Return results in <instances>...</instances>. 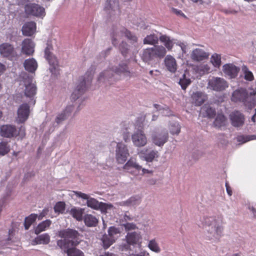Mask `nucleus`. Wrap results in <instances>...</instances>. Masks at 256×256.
Masks as SVG:
<instances>
[{
    "label": "nucleus",
    "instance_id": "obj_1",
    "mask_svg": "<svg viewBox=\"0 0 256 256\" xmlns=\"http://www.w3.org/2000/svg\"><path fill=\"white\" fill-rule=\"evenodd\" d=\"M58 236L64 238V240H58L57 245L68 256H84V253L80 250L75 248H70V246L78 245L80 242V235L77 231L72 229L62 230L58 232Z\"/></svg>",
    "mask_w": 256,
    "mask_h": 256
},
{
    "label": "nucleus",
    "instance_id": "obj_43",
    "mask_svg": "<svg viewBox=\"0 0 256 256\" xmlns=\"http://www.w3.org/2000/svg\"><path fill=\"white\" fill-rule=\"evenodd\" d=\"M38 217L36 214H31L28 216L26 218L24 221V227L26 230H28L31 224L34 222Z\"/></svg>",
    "mask_w": 256,
    "mask_h": 256
},
{
    "label": "nucleus",
    "instance_id": "obj_64",
    "mask_svg": "<svg viewBox=\"0 0 256 256\" xmlns=\"http://www.w3.org/2000/svg\"><path fill=\"white\" fill-rule=\"evenodd\" d=\"M124 218L126 221V220H132V219L130 216L127 215L126 214H125L124 215Z\"/></svg>",
    "mask_w": 256,
    "mask_h": 256
},
{
    "label": "nucleus",
    "instance_id": "obj_42",
    "mask_svg": "<svg viewBox=\"0 0 256 256\" xmlns=\"http://www.w3.org/2000/svg\"><path fill=\"white\" fill-rule=\"evenodd\" d=\"M158 40V38L154 34H150L147 36L144 40V44L154 45L157 44Z\"/></svg>",
    "mask_w": 256,
    "mask_h": 256
},
{
    "label": "nucleus",
    "instance_id": "obj_62",
    "mask_svg": "<svg viewBox=\"0 0 256 256\" xmlns=\"http://www.w3.org/2000/svg\"><path fill=\"white\" fill-rule=\"evenodd\" d=\"M48 212V210L46 209H44L42 210V212L40 214V215L38 216V219L39 220H41L44 216Z\"/></svg>",
    "mask_w": 256,
    "mask_h": 256
},
{
    "label": "nucleus",
    "instance_id": "obj_5",
    "mask_svg": "<svg viewBox=\"0 0 256 256\" xmlns=\"http://www.w3.org/2000/svg\"><path fill=\"white\" fill-rule=\"evenodd\" d=\"M231 100L234 102H242L249 109H252L256 104L255 96L252 94L249 95L242 88H238L232 92Z\"/></svg>",
    "mask_w": 256,
    "mask_h": 256
},
{
    "label": "nucleus",
    "instance_id": "obj_15",
    "mask_svg": "<svg viewBox=\"0 0 256 256\" xmlns=\"http://www.w3.org/2000/svg\"><path fill=\"white\" fill-rule=\"evenodd\" d=\"M134 145L136 147H142L147 144V138L142 130H138L132 136Z\"/></svg>",
    "mask_w": 256,
    "mask_h": 256
},
{
    "label": "nucleus",
    "instance_id": "obj_47",
    "mask_svg": "<svg viewBox=\"0 0 256 256\" xmlns=\"http://www.w3.org/2000/svg\"><path fill=\"white\" fill-rule=\"evenodd\" d=\"M120 233V231L118 228L114 226H110L108 230V235L115 240L118 238V234Z\"/></svg>",
    "mask_w": 256,
    "mask_h": 256
},
{
    "label": "nucleus",
    "instance_id": "obj_61",
    "mask_svg": "<svg viewBox=\"0 0 256 256\" xmlns=\"http://www.w3.org/2000/svg\"><path fill=\"white\" fill-rule=\"evenodd\" d=\"M172 11L174 13L177 15H180L182 16L186 17L184 14L180 10L176 8H172Z\"/></svg>",
    "mask_w": 256,
    "mask_h": 256
},
{
    "label": "nucleus",
    "instance_id": "obj_33",
    "mask_svg": "<svg viewBox=\"0 0 256 256\" xmlns=\"http://www.w3.org/2000/svg\"><path fill=\"white\" fill-rule=\"evenodd\" d=\"M206 96L202 92H196L192 96V102L196 106H200L206 100Z\"/></svg>",
    "mask_w": 256,
    "mask_h": 256
},
{
    "label": "nucleus",
    "instance_id": "obj_40",
    "mask_svg": "<svg viewBox=\"0 0 256 256\" xmlns=\"http://www.w3.org/2000/svg\"><path fill=\"white\" fill-rule=\"evenodd\" d=\"M84 210L81 208H73L70 210V214L78 220H82Z\"/></svg>",
    "mask_w": 256,
    "mask_h": 256
},
{
    "label": "nucleus",
    "instance_id": "obj_16",
    "mask_svg": "<svg viewBox=\"0 0 256 256\" xmlns=\"http://www.w3.org/2000/svg\"><path fill=\"white\" fill-rule=\"evenodd\" d=\"M139 156L142 160L147 162H152L158 156V152L156 150H150L148 148H144L138 152Z\"/></svg>",
    "mask_w": 256,
    "mask_h": 256
},
{
    "label": "nucleus",
    "instance_id": "obj_55",
    "mask_svg": "<svg viewBox=\"0 0 256 256\" xmlns=\"http://www.w3.org/2000/svg\"><path fill=\"white\" fill-rule=\"evenodd\" d=\"M123 226L124 228L127 231L134 230L137 228L136 224L132 222H127L126 224H124Z\"/></svg>",
    "mask_w": 256,
    "mask_h": 256
},
{
    "label": "nucleus",
    "instance_id": "obj_27",
    "mask_svg": "<svg viewBox=\"0 0 256 256\" xmlns=\"http://www.w3.org/2000/svg\"><path fill=\"white\" fill-rule=\"evenodd\" d=\"M104 10L110 14H115L118 12V0H106Z\"/></svg>",
    "mask_w": 256,
    "mask_h": 256
},
{
    "label": "nucleus",
    "instance_id": "obj_54",
    "mask_svg": "<svg viewBox=\"0 0 256 256\" xmlns=\"http://www.w3.org/2000/svg\"><path fill=\"white\" fill-rule=\"evenodd\" d=\"M113 206L111 204H108L103 202H100V207L98 209H100L102 212L106 213L107 210L112 208Z\"/></svg>",
    "mask_w": 256,
    "mask_h": 256
},
{
    "label": "nucleus",
    "instance_id": "obj_46",
    "mask_svg": "<svg viewBox=\"0 0 256 256\" xmlns=\"http://www.w3.org/2000/svg\"><path fill=\"white\" fill-rule=\"evenodd\" d=\"M202 112L206 114V116L210 118H212L216 114V110L210 106H204L202 108Z\"/></svg>",
    "mask_w": 256,
    "mask_h": 256
},
{
    "label": "nucleus",
    "instance_id": "obj_45",
    "mask_svg": "<svg viewBox=\"0 0 256 256\" xmlns=\"http://www.w3.org/2000/svg\"><path fill=\"white\" fill-rule=\"evenodd\" d=\"M140 202L139 198L132 197L126 202H120L121 206H134L139 204Z\"/></svg>",
    "mask_w": 256,
    "mask_h": 256
},
{
    "label": "nucleus",
    "instance_id": "obj_48",
    "mask_svg": "<svg viewBox=\"0 0 256 256\" xmlns=\"http://www.w3.org/2000/svg\"><path fill=\"white\" fill-rule=\"evenodd\" d=\"M154 106L156 110L160 112V113L164 116H169L171 114V112L168 108H163L158 104H154Z\"/></svg>",
    "mask_w": 256,
    "mask_h": 256
},
{
    "label": "nucleus",
    "instance_id": "obj_18",
    "mask_svg": "<svg viewBox=\"0 0 256 256\" xmlns=\"http://www.w3.org/2000/svg\"><path fill=\"white\" fill-rule=\"evenodd\" d=\"M35 44L30 38H25L22 43L21 53L29 56L32 55L34 52Z\"/></svg>",
    "mask_w": 256,
    "mask_h": 256
},
{
    "label": "nucleus",
    "instance_id": "obj_21",
    "mask_svg": "<svg viewBox=\"0 0 256 256\" xmlns=\"http://www.w3.org/2000/svg\"><path fill=\"white\" fill-rule=\"evenodd\" d=\"M75 194L84 200H86V204L88 207L94 210H98L100 207V202L94 198H90L88 195L80 192H74Z\"/></svg>",
    "mask_w": 256,
    "mask_h": 256
},
{
    "label": "nucleus",
    "instance_id": "obj_56",
    "mask_svg": "<svg viewBox=\"0 0 256 256\" xmlns=\"http://www.w3.org/2000/svg\"><path fill=\"white\" fill-rule=\"evenodd\" d=\"M119 48L121 50L122 54L124 56H125L127 50H128V45L124 43L123 42H122V43L119 46Z\"/></svg>",
    "mask_w": 256,
    "mask_h": 256
},
{
    "label": "nucleus",
    "instance_id": "obj_30",
    "mask_svg": "<svg viewBox=\"0 0 256 256\" xmlns=\"http://www.w3.org/2000/svg\"><path fill=\"white\" fill-rule=\"evenodd\" d=\"M193 72L198 76H201L208 74L210 72V68L208 64H201L193 67Z\"/></svg>",
    "mask_w": 256,
    "mask_h": 256
},
{
    "label": "nucleus",
    "instance_id": "obj_34",
    "mask_svg": "<svg viewBox=\"0 0 256 256\" xmlns=\"http://www.w3.org/2000/svg\"><path fill=\"white\" fill-rule=\"evenodd\" d=\"M160 41L164 44L165 48H167L168 50H171L176 44V42L172 38L166 35H162L159 38Z\"/></svg>",
    "mask_w": 256,
    "mask_h": 256
},
{
    "label": "nucleus",
    "instance_id": "obj_32",
    "mask_svg": "<svg viewBox=\"0 0 256 256\" xmlns=\"http://www.w3.org/2000/svg\"><path fill=\"white\" fill-rule=\"evenodd\" d=\"M50 242V236L48 234H44L38 236L32 242V245L46 244Z\"/></svg>",
    "mask_w": 256,
    "mask_h": 256
},
{
    "label": "nucleus",
    "instance_id": "obj_52",
    "mask_svg": "<svg viewBox=\"0 0 256 256\" xmlns=\"http://www.w3.org/2000/svg\"><path fill=\"white\" fill-rule=\"evenodd\" d=\"M256 140V135L248 136H240L237 137V140L242 143H244L250 140Z\"/></svg>",
    "mask_w": 256,
    "mask_h": 256
},
{
    "label": "nucleus",
    "instance_id": "obj_22",
    "mask_svg": "<svg viewBox=\"0 0 256 256\" xmlns=\"http://www.w3.org/2000/svg\"><path fill=\"white\" fill-rule=\"evenodd\" d=\"M45 58L48 61L50 67V70L52 74H56V70L58 62L56 58L52 54L50 49L48 48H46L45 49Z\"/></svg>",
    "mask_w": 256,
    "mask_h": 256
},
{
    "label": "nucleus",
    "instance_id": "obj_44",
    "mask_svg": "<svg viewBox=\"0 0 256 256\" xmlns=\"http://www.w3.org/2000/svg\"><path fill=\"white\" fill-rule=\"evenodd\" d=\"M102 241L104 248H108L114 242H115V240L112 238L108 234H105L102 238Z\"/></svg>",
    "mask_w": 256,
    "mask_h": 256
},
{
    "label": "nucleus",
    "instance_id": "obj_2",
    "mask_svg": "<svg viewBox=\"0 0 256 256\" xmlns=\"http://www.w3.org/2000/svg\"><path fill=\"white\" fill-rule=\"evenodd\" d=\"M130 72L126 64H120L118 66H113L110 64L108 68L100 73L98 79L100 84L106 86L113 84L118 79V76L123 75L128 76Z\"/></svg>",
    "mask_w": 256,
    "mask_h": 256
},
{
    "label": "nucleus",
    "instance_id": "obj_20",
    "mask_svg": "<svg viewBox=\"0 0 256 256\" xmlns=\"http://www.w3.org/2000/svg\"><path fill=\"white\" fill-rule=\"evenodd\" d=\"M222 71L225 76L233 78L238 76L240 68L232 64H226L222 66Z\"/></svg>",
    "mask_w": 256,
    "mask_h": 256
},
{
    "label": "nucleus",
    "instance_id": "obj_38",
    "mask_svg": "<svg viewBox=\"0 0 256 256\" xmlns=\"http://www.w3.org/2000/svg\"><path fill=\"white\" fill-rule=\"evenodd\" d=\"M226 119L224 114H218L214 122V126L220 128L226 125Z\"/></svg>",
    "mask_w": 256,
    "mask_h": 256
},
{
    "label": "nucleus",
    "instance_id": "obj_9",
    "mask_svg": "<svg viewBox=\"0 0 256 256\" xmlns=\"http://www.w3.org/2000/svg\"><path fill=\"white\" fill-rule=\"evenodd\" d=\"M228 87V83L224 78L213 76L208 80V88L216 92H222Z\"/></svg>",
    "mask_w": 256,
    "mask_h": 256
},
{
    "label": "nucleus",
    "instance_id": "obj_50",
    "mask_svg": "<svg viewBox=\"0 0 256 256\" xmlns=\"http://www.w3.org/2000/svg\"><path fill=\"white\" fill-rule=\"evenodd\" d=\"M10 150V147L6 142H0V156H4L8 154Z\"/></svg>",
    "mask_w": 256,
    "mask_h": 256
},
{
    "label": "nucleus",
    "instance_id": "obj_41",
    "mask_svg": "<svg viewBox=\"0 0 256 256\" xmlns=\"http://www.w3.org/2000/svg\"><path fill=\"white\" fill-rule=\"evenodd\" d=\"M210 61L214 68H219L222 64L220 54L216 53L212 54L210 57Z\"/></svg>",
    "mask_w": 256,
    "mask_h": 256
},
{
    "label": "nucleus",
    "instance_id": "obj_31",
    "mask_svg": "<svg viewBox=\"0 0 256 256\" xmlns=\"http://www.w3.org/2000/svg\"><path fill=\"white\" fill-rule=\"evenodd\" d=\"M24 65L25 69L30 72H34L38 68L36 61L34 58L25 60Z\"/></svg>",
    "mask_w": 256,
    "mask_h": 256
},
{
    "label": "nucleus",
    "instance_id": "obj_6",
    "mask_svg": "<svg viewBox=\"0 0 256 256\" xmlns=\"http://www.w3.org/2000/svg\"><path fill=\"white\" fill-rule=\"evenodd\" d=\"M93 72L91 71L90 73H86L84 76L80 78L70 96L72 102H75L85 92L87 86L91 82L92 78Z\"/></svg>",
    "mask_w": 256,
    "mask_h": 256
},
{
    "label": "nucleus",
    "instance_id": "obj_39",
    "mask_svg": "<svg viewBox=\"0 0 256 256\" xmlns=\"http://www.w3.org/2000/svg\"><path fill=\"white\" fill-rule=\"evenodd\" d=\"M189 77L188 72H186L180 80L179 84L183 90L186 89L187 86L190 85L191 82L190 79Z\"/></svg>",
    "mask_w": 256,
    "mask_h": 256
},
{
    "label": "nucleus",
    "instance_id": "obj_26",
    "mask_svg": "<svg viewBox=\"0 0 256 256\" xmlns=\"http://www.w3.org/2000/svg\"><path fill=\"white\" fill-rule=\"evenodd\" d=\"M190 56L194 61L200 62L207 59L209 54L202 48H196L192 51Z\"/></svg>",
    "mask_w": 256,
    "mask_h": 256
},
{
    "label": "nucleus",
    "instance_id": "obj_24",
    "mask_svg": "<svg viewBox=\"0 0 256 256\" xmlns=\"http://www.w3.org/2000/svg\"><path fill=\"white\" fill-rule=\"evenodd\" d=\"M74 106L73 104H69L62 112L58 114L55 120L57 124H60L62 122L70 116L74 110Z\"/></svg>",
    "mask_w": 256,
    "mask_h": 256
},
{
    "label": "nucleus",
    "instance_id": "obj_51",
    "mask_svg": "<svg viewBox=\"0 0 256 256\" xmlns=\"http://www.w3.org/2000/svg\"><path fill=\"white\" fill-rule=\"evenodd\" d=\"M180 131V126L177 122L172 124L170 128V132L172 134H178Z\"/></svg>",
    "mask_w": 256,
    "mask_h": 256
},
{
    "label": "nucleus",
    "instance_id": "obj_37",
    "mask_svg": "<svg viewBox=\"0 0 256 256\" xmlns=\"http://www.w3.org/2000/svg\"><path fill=\"white\" fill-rule=\"evenodd\" d=\"M52 222L49 220L42 222L35 228V234H38L41 232L46 230L50 226Z\"/></svg>",
    "mask_w": 256,
    "mask_h": 256
},
{
    "label": "nucleus",
    "instance_id": "obj_49",
    "mask_svg": "<svg viewBox=\"0 0 256 256\" xmlns=\"http://www.w3.org/2000/svg\"><path fill=\"white\" fill-rule=\"evenodd\" d=\"M242 70L244 74V78L246 80L248 81H252L254 80V75L249 70L246 66H244L242 67Z\"/></svg>",
    "mask_w": 256,
    "mask_h": 256
},
{
    "label": "nucleus",
    "instance_id": "obj_4",
    "mask_svg": "<svg viewBox=\"0 0 256 256\" xmlns=\"http://www.w3.org/2000/svg\"><path fill=\"white\" fill-rule=\"evenodd\" d=\"M202 222L208 226V238L214 241L218 240L223 231V227L220 222L214 217H204Z\"/></svg>",
    "mask_w": 256,
    "mask_h": 256
},
{
    "label": "nucleus",
    "instance_id": "obj_23",
    "mask_svg": "<svg viewBox=\"0 0 256 256\" xmlns=\"http://www.w3.org/2000/svg\"><path fill=\"white\" fill-rule=\"evenodd\" d=\"M168 132L166 131L157 132L152 136V140L157 146H162L168 140Z\"/></svg>",
    "mask_w": 256,
    "mask_h": 256
},
{
    "label": "nucleus",
    "instance_id": "obj_12",
    "mask_svg": "<svg viewBox=\"0 0 256 256\" xmlns=\"http://www.w3.org/2000/svg\"><path fill=\"white\" fill-rule=\"evenodd\" d=\"M129 156L128 150L124 143L118 142L116 148V158L120 164H124Z\"/></svg>",
    "mask_w": 256,
    "mask_h": 256
},
{
    "label": "nucleus",
    "instance_id": "obj_3",
    "mask_svg": "<svg viewBox=\"0 0 256 256\" xmlns=\"http://www.w3.org/2000/svg\"><path fill=\"white\" fill-rule=\"evenodd\" d=\"M20 86L24 89V100L27 102L30 105H34L36 102V87L32 77L26 74H24L20 81Z\"/></svg>",
    "mask_w": 256,
    "mask_h": 256
},
{
    "label": "nucleus",
    "instance_id": "obj_28",
    "mask_svg": "<svg viewBox=\"0 0 256 256\" xmlns=\"http://www.w3.org/2000/svg\"><path fill=\"white\" fill-rule=\"evenodd\" d=\"M36 24L34 22H27L22 27V33L25 36H32L36 32Z\"/></svg>",
    "mask_w": 256,
    "mask_h": 256
},
{
    "label": "nucleus",
    "instance_id": "obj_59",
    "mask_svg": "<svg viewBox=\"0 0 256 256\" xmlns=\"http://www.w3.org/2000/svg\"><path fill=\"white\" fill-rule=\"evenodd\" d=\"M18 134L21 138H23L25 136V128L24 126H21L18 132Z\"/></svg>",
    "mask_w": 256,
    "mask_h": 256
},
{
    "label": "nucleus",
    "instance_id": "obj_58",
    "mask_svg": "<svg viewBox=\"0 0 256 256\" xmlns=\"http://www.w3.org/2000/svg\"><path fill=\"white\" fill-rule=\"evenodd\" d=\"M129 256H150V254L146 250H143L141 251L139 254H132Z\"/></svg>",
    "mask_w": 256,
    "mask_h": 256
},
{
    "label": "nucleus",
    "instance_id": "obj_10",
    "mask_svg": "<svg viewBox=\"0 0 256 256\" xmlns=\"http://www.w3.org/2000/svg\"><path fill=\"white\" fill-rule=\"evenodd\" d=\"M26 14L42 19L46 16L45 8L36 4H30L25 6Z\"/></svg>",
    "mask_w": 256,
    "mask_h": 256
},
{
    "label": "nucleus",
    "instance_id": "obj_11",
    "mask_svg": "<svg viewBox=\"0 0 256 256\" xmlns=\"http://www.w3.org/2000/svg\"><path fill=\"white\" fill-rule=\"evenodd\" d=\"M0 54L2 57L10 60H16L18 56L14 46L8 42L0 44Z\"/></svg>",
    "mask_w": 256,
    "mask_h": 256
},
{
    "label": "nucleus",
    "instance_id": "obj_53",
    "mask_svg": "<svg viewBox=\"0 0 256 256\" xmlns=\"http://www.w3.org/2000/svg\"><path fill=\"white\" fill-rule=\"evenodd\" d=\"M54 212L56 213H62L65 210V204L62 202H59L56 204L54 207Z\"/></svg>",
    "mask_w": 256,
    "mask_h": 256
},
{
    "label": "nucleus",
    "instance_id": "obj_36",
    "mask_svg": "<svg viewBox=\"0 0 256 256\" xmlns=\"http://www.w3.org/2000/svg\"><path fill=\"white\" fill-rule=\"evenodd\" d=\"M147 246L151 251L156 254H158L162 251V249L156 238L148 240Z\"/></svg>",
    "mask_w": 256,
    "mask_h": 256
},
{
    "label": "nucleus",
    "instance_id": "obj_63",
    "mask_svg": "<svg viewBox=\"0 0 256 256\" xmlns=\"http://www.w3.org/2000/svg\"><path fill=\"white\" fill-rule=\"evenodd\" d=\"M5 70V66L0 63V76L4 72Z\"/></svg>",
    "mask_w": 256,
    "mask_h": 256
},
{
    "label": "nucleus",
    "instance_id": "obj_7",
    "mask_svg": "<svg viewBox=\"0 0 256 256\" xmlns=\"http://www.w3.org/2000/svg\"><path fill=\"white\" fill-rule=\"evenodd\" d=\"M166 54V50L164 46L157 45L144 50L142 57L144 62H148L156 58L162 59Z\"/></svg>",
    "mask_w": 256,
    "mask_h": 256
},
{
    "label": "nucleus",
    "instance_id": "obj_13",
    "mask_svg": "<svg viewBox=\"0 0 256 256\" xmlns=\"http://www.w3.org/2000/svg\"><path fill=\"white\" fill-rule=\"evenodd\" d=\"M28 103H24L18 108L17 112L16 121L18 123H23L28 118L30 110Z\"/></svg>",
    "mask_w": 256,
    "mask_h": 256
},
{
    "label": "nucleus",
    "instance_id": "obj_19",
    "mask_svg": "<svg viewBox=\"0 0 256 256\" xmlns=\"http://www.w3.org/2000/svg\"><path fill=\"white\" fill-rule=\"evenodd\" d=\"M231 124L234 127H240L243 126L244 122V116L239 111H234L230 115Z\"/></svg>",
    "mask_w": 256,
    "mask_h": 256
},
{
    "label": "nucleus",
    "instance_id": "obj_25",
    "mask_svg": "<svg viewBox=\"0 0 256 256\" xmlns=\"http://www.w3.org/2000/svg\"><path fill=\"white\" fill-rule=\"evenodd\" d=\"M0 134L4 137L11 138L18 135V130L13 126L4 125L0 127Z\"/></svg>",
    "mask_w": 256,
    "mask_h": 256
},
{
    "label": "nucleus",
    "instance_id": "obj_57",
    "mask_svg": "<svg viewBox=\"0 0 256 256\" xmlns=\"http://www.w3.org/2000/svg\"><path fill=\"white\" fill-rule=\"evenodd\" d=\"M176 44L180 48L183 53H186V52L187 46L184 42H176Z\"/></svg>",
    "mask_w": 256,
    "mask_h": 256
},
{
    "label": "nucleus",
    "instance_id": "obj_17",
    "mask_svg": "<svg viewBox=\"0 0 256 256\" xmlns=\"http://www.w3.org/2000/svg\"><path fill=\"white\" fill-rule=\"evenodd\" d=\"M122 36H126L128 40L131 41V42L134 43L136 42L137 38L125 28H122L120 32H118L113 36L112 40L113 44L114 46L117 44L116 41L120 40V37Z\"/></svg>",
    "mask_w": 256,
    "mask_h": 256
},
{
    "label": "nucleus",
    "instance_id": "obj_60",
    "mask_svg": "<svg viewBox=\"0 0 256 256\" xmlns=\"http://www.w3.org/2000/svg\"><path fill=\"white\" fill-rule=\"evenodd\" d=\"M141 170L142 172V175H144L146 174H148L151 175L153 173V171L152 170H148V169H146L144 168H142Z\"/></svg>",
    "mask_w": 256,
    "mask_h": 256
},
{
    "label": "nucleus",
    "instance_id": "obj_8",
    "mask_svg": "<svg viewBox=\"0 0 256 256\" xmlns=\"http://www.w3.org/2000/svg\"><path fill=\"white\" fill-rule=\"evenodd\" d=\"M142 236L140 232H136L127 233L125 240L126 242L120 246V248L122 251L127 250L130 248V246L140 244Z\"/></svg>",
    "mask_w": 256,
    "mask_h": 256
},
{
    "label": "nucleus",
    "instance_id": "obj_35",
    "mask_svg": "<svg viewBox=\"0 0 256 256\" xmlns=\"http://www.w3.org/2000/svg\"><path fill=\"white\" fill-rule=\"evenodd\" d=\"M86 226L89 227L96 226L98 223V219L90 214H86L84 218Z\"/></svg>",
    "mask_w": 256,
    "mask_h": 256
},
{
    "label": "nucleus",
    "instance_id": "obj_29",
    "mask_svg": "<svg viewBox=\"0 0 256 256\" xmlns=\"http://www.w3.org/2000/svg\"><path fill=\"white\" fill-rule=\"evenodd\" d=\"M164 64L168 71L174 73L177 69L176 59L170 55H168L164 58Z\"/></svg>",
    "mask_w": 256,
    "mask_h": 256
},
{
    "label": "nucleus",
    "instance_id": "obj_14",
    "mask_svg": "<svg viewBox=\"0 0 256 256\" xmlns=\"http://www.w3.org/2000/svg\"><path fill=\"white\" fill-rule=\"evenodd\" d=\"M123 168L132 174L137 176L140 174L142 166L137 163L136 159L131 158L124 166Z\"/></svg>",
    "mask_w": 256,
    "mask_h": 256
}]
</instances>
